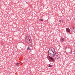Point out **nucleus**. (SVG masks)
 I'll use <instances>...</instances> for the list:
<instances>
[{"label": "nucleus", "mask_w": 75, "mask_h": 75, "mask_svg": "<svg viewBox=\"0 0 75 75\" xmlns=\"http://www.w3.org/2000/svg\"><path fill=\"white\" fill-rule=\"evenodd\" d=\"M59 54L58 53L54 52L52 56V57H54V59H57L58 58H59Z\"/></svg>", "instance_id": "nucleus-1"}, {"label": "nucleus", "mask_w": 75, "mask_h": 75, "mask_svg": "<svg viewBox=\"0 0 75 75\" xmlns=\"http://www.w3.org/2000/svg\"><path fill=\"white\" fill-rule=\"evenodd\" d=\"M65 51L67 54H70L71 52V48L69 47H66L65 48Z\"/></svg>", "instance_id": "nucleus-2"}, {"label": "nucleus", "mask_w": 75, "mask_h": 75, "mask_svg": "<svg viewBox=\"0 0 75 75\" xmlns=\"http://www.w3.org/2000/svg\"><path fill=\"white\" fill-rule=\"evenodd\" d=\"M48 52L50 55L51 57H52L55 52L53 51H52L51 49V48H50L48 50Z\"/></svg>", "instance_id": "nucleus-3"}, {"label": "nucleus", "mask_w": 75, "mask_h": 75, "mask_svg": "<svg viewBox=\"0 0 75 75\" xmlns=\"http://www.w3.org/2000/svg\"><path fill=\"white\" fill-rule=\"evenodd\" d=\"M66 32H68V33H70V31L69 28H66Z\"/></svg>", "instance_id": "nucleus-4"}, {"label": "nucleus", "mask_w": 75, "mask_h": 75, "mask_svg": "<svg viewBox=\"0 0 75 75\" xmlns=\"http://www.w3.org/2000/svg\"><path fill=\"white\" fill-rule=\"evenodd\" d=\"M49 59H50V60H51V61H54V59L51 56H49Z\"/></svg>", "instance_id": "nucleus-5"}, {"label": "nucleus", "mask_w": 75, "mask_h": 75, "mask_svg": "<svg viewBox=\"0 0 75 75\" xmlns=\"http://www.w3.org/2000/svg\"><path fill=\"white\" fill-rule=\"evenodd\" d=\"M64 41V38H61L60 40V41H61V42H63V41Z\"/></svg>", "instance_id": "nucleus-6"}, {"label": "nucleus", "mask_w": 75, "mask_h": 75, "mask_svg": "<svg viewBox=\"0 0 75 75\" xmlns=\"http://www.w3.org/2000/svg\"><path fill=\"white\" fill-rule=\"evenodd\" d=\"M31 37L30 36H27L25 38L26 40H28Z\"/></svg>", "instance_id": "nucleus-7"}, {"label": "nucleus", "mask_w": 75, "mask_h": 75, "mask_svg": "<svg viewBox=\"0 0 75 75\" xmlns=\"http://www.w3.org/2000/svg\"><path fill=\"white\" fill-rule=\"evenodd\" d=\"M31 38H30L28 39L29 40L28 41V44H30V43H31Z\"/></svg>", "instance_id": "nucleus-8"}, {"label": "nucleus", "mask_w": 75, "mask_h": 75, "mask_svg": "<svg viewBox=\"0 0 75 75\" xmlns=\"http://www.w3.org/2000/svg\"><path fill=\"white\" fill-rule=\"evenodd\" d=\"M51 48V50H52V51H53V52H55V50L54 48Z\"/></svg>", "instance_id": "nucleus-9"}, {"label": "nucleus", "mask_w": 75, "mask_h": 75, "mask_svg": "<svg viewBox=\"0 0 75 75\" xmlns=\"http://www.w3.org/2000/svg\"><path fill=\"white\" fill-rule=\"evenodd\" d=\"M74 27H72V28H70V29L71 30V32H73V31L74 30Z\"/></svg>", "instance_id": "nucleus-10"}, {"label": "nucleus", "mask_w": 75, "mask_h": 75, "mask_svg": "<svg viewBox=\"0 0 75 75\" xmlns=\"http://www.w3.org/2000/svg\"><path fill=\"white\" fill-rule=\"evenodd\" d=\"M28 51H31V48H30V47H28Z\"/></svg>", "instance_id": "nucleus-11"}, {"label": "nucleus", "mask_w": 75, "mask_h": 75, "mask_svg": "<svg viewBox=\"0 0 75 75\" xmlns=\"http://www.w3.org/2000/svg\"><path fill=\"white\" fill-rule=\"evenodd\" d=\"M59 21L60 23H62L63 21L62 20H60Z\"/></svg>", "instance_id": "nucleus-12"}, {"label": "nucleus", "mask_w": 75, "mask_h": 75, "mask_svg": "<svg viewBox=\"0 0 75 75\" xmlns=\"http://www.w3.org/2000/svg\"><path fill=\"white\" fill-rule=\"evenodd\" d=\"M19 64H20V63H18L17 62V64H16V65H17V66H18Z\"/></svg>", "instance_id": "nucleus-13"}, {"label": "nucleus", "mask_w": 75, "mask_h": 75, "mask_svg": "<svg viewBox=\"0 0 75 75\" xmlns=\"http://www.w3.org/2000/svg\"><path fill=\"white\" fill-rule=\"evenodd\" d=\"M40 21H43V20L42 19H41L40 20Z\"/></svg>", "instance_id": "nucleus-14"}, {"label": "nucleus", "mask_w": 75, "mask_h": 75, "mask_svg": "<svg viewBox=\"0 0 75 75\" xmlns=\"http://www.w3.org/2000/svg\"><path fill=\"white\" fill-rule=\"evenodd\" d=\"M48 67H52V66L51 65H49Z\"/></svg>", "instance_id": "nucleus-15"}, {"label": "nucleus", "mask_w": 75, "mask_h": 75, "mask_svg": "<svg viewBox=\"0 0 75 75\" xmlns=\"http://www.w3.org/2000/svg\"><path fill=\"white\" fill-rule=\"evenodd\" d=\"M25 60H27V59H25Z\"/></svg>", "instance_id": "nucleus-16"}]
</instances>
